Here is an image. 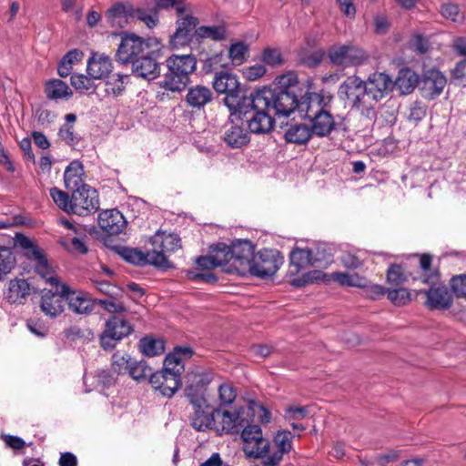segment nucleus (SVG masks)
Returning <instances> with one entry per match:
<instances>
[{"mask_svg": "<svg viewBox=\"0 0 466 466\" xmlns=\"http://www.w3.org/2000/svg\"><path fill=\"white\" fill-rule=\"evenodd\" d=\"M236 390L233 386L223 383L218 387V400L220 405H229L236 399Z\"/></svg>", "mask_w": 466, "mask_h": 466, "instance_id": "obj_63", "label": "nucleus"}, {"mask_svg": "<svg viewBox=\"0 0 466 466\" xmlns=\"http://www.w3.org/2000/svg\"><path fill=\"white\" fill-rule=\"evenodd\" d=\"M149 383L152 388L162 396L170 398L177 391L180 387L181 380L176 379L173 375H170L162 369L150 375Z\"/></svg>", "mask_w": 466, "mask_h": 466, "instance_id": "obj_25", "label": "nucleus"}, {"mask_svg": "<svg viewBox=\"0 0 466 466\" xmlns=\"http://www.w3.org/2000/svg\"><path fill=\"white\" fill-rule=\"evenodd\" d=\"M309 121L312 123L311 129L319 137L329 136L334 129L336 123L330 114V106L321 113L315 115Z\"/></svg>", "mask_w": 466, "mask_h": 466, "instance_id": "obj_34", "label": "nucleus"}, {"mask_svg": "<svg viewBox=\"0 0 466 466\" xmlns=\"http://www.w3.org/2000/svg\"><path fill=\"white\" fill-rule=\"evenodd\" d=\"M193 350L189 347H176L172 352L167 355L164 360L163 370L180 380L182 371L185 370V361L191 359Z\"/></svg>", "mask_w": 466, "mask_h": 466, "instance_id": "obj_24", "label": "nucleus"}, {"mask_svg": "<svg viewBox=\"0 0 466 466\" xmlns=\"http://www.w3.org/2000/svg\"><path fill=\"white\" fill-rule=\"evenodd\" d=\"M363 86L364 81L360 76H350L340 84L338 94L350 106L353 99L357 100V94Z\"/></svg>", "mask_w": 466, "mask_h": 466, "instance_id": "obj_35", "label": "nucleus"}, {"mask_svg": "<svg viewBox=\"0 0 466 466\" xmlns=\"http://www.w3.org/2000/svg\"><path fill=\"white\" fill-rule=\"evenodd\" d=\"M213 99V93L208 86L197 85L188 88L186 95L187 105L193 109H201Z\"/></svg>", "mask_w": 466, "mask_h": 466, "instance_id": "obj_33", "label": "nucleus"}, {"mask_svg": "<svg viewBox=\"0 0 466 466\" xmlns=\"http://www.w3.org/2000/svg\"><path fill=\"white\" fill-rule=\"evenodd\" d=\"M261 61L271 67L281 66L284 62L279 49L273 47L265 48L260 56Z\"/></svg>", "mask_w": 466, "mask_h": 466, "instance_id": "obj_55", "label": "nucleus"}, {"mask_svg": "<svg viewBox=\"0 0 466 466\" xmlns=\"http://www.w3.org/2000/svg\"><path fill=\"white\" fill-rule=\"evenodd\" d=\"M440 14L443 18L452 23H463L465 15L461 12L457 4L448 2L440 6Z\"/></svg>", "mask_w": 466, "mask_h": 466, "instance_id": "obj_49", "label": "nucleus"}, {"mask_svg": "<svg viewBox=\"0 0 466 466\" xmlns=\"http://www.w3.org/2000/svg\"><path fill=\"white\" fill-rule=\"evenodd\" d=\"M387 280L390 285L400 286L406 280V276L398 264H392L390 266L387 271Z\"/></svg>", "mask_w": 466, "mask_h": 466, "instance_id": "obj_62", "label": "nucleus"}, {"mask_svg": "<svg viewBox=\"0 0 466 466\" xmlns=\"http://www.w3.org/2000/svg\"><path fill=\"white\" fill-rule=\"evenodd\" d=\"M420 77L410 68H402L399 71L398 76L393 82L395 86L402 95L410 94L419 86Z\"/></svg>", "mask_w": 466, "mask_h": 466, "instance_id": "obj_36", "label": "nucleus"}, {"mask_svg": "<svg viewBox=\"0 0 466 466\" xmlns=\"http://www.w3.org/2000/svg\"><path fill=\"white\" fill-rule=\"evenodd\" d=\"M211 255L218 268H222L225 272L226 268L232 264L231 247L225 243H218L212 246Z\"/></svg>", "mask_w": 466, "mask_h": 466, "instance_id": "obj_41", "label": "nucleus"}, {"mask_svg": "<svg viewBox=\"0 0 466 466\" xmlns=\"http://www.w3.org/2000/svg\"><path fill=\"white\" fill-rule=\"evenodd\" d=\"M194 412L191 416V426L198 431L215 430L216 410H213L207 400L204 403H191Z\"/></svg>", "mask_w": 466, "mask_h": 466, "instance_id": "obj_23", "label": "nucleus"}, {"mask_svg": "<svg viewBox=\"0 0 466 466\" xmlns=\"http://www.w3.org/2000/svg\"><path fill=\"white\" fill-rule=\"evenodd\" d=\"M387 297L396 306H404L411 299L410 293L408 289L403 288L391 290L388 289Z\"/></svg>", "mask_w": 466, "mask_h": 466, "instance_id": "obj_59", "label": "nucleus"}, {"mask_svg": "<svg viewBox=\"0 0 466 466\" xmlns=\"http://www.w3.org/2000/svg\"><path fill=\"white\" fill-rule=\"evenodd\" d=\"M432 257L430 254H422L420 257V267L422 270V282L428 285L436 284L440 281V275L437 269H431Z\"/></svg>", "mask_w": 466, "mask_h": 466, "instance_id": "obj_45", "label": "nucleus"}, {"mask_svg": "<svg viewBox=\"0 0 466 466\" xmlns=\"http://www.w3.org/2000/svg\"><path fill=\"white\" fill-rule=\"evenodd\" d=\"M427 300L426 304L431 309H447L452 304V296L449 289L440 284L430 285V289L425 291Z\"/></svg>", "mask_w": 466, "mask_h": 466, "instance_id": "obj_26", "label": "nucleus"}, {"mask_svg": "<svg viewBox=\"0 0 466 466\" xmlns=\"http://www.w3.org/2000/svg\"><path fill=\"white\" fill-rule=\"evenodd\" d=\"M94 79L83 74H73L70 77L72 86L79 93L95 88Z\"/></svg>", "mask_w": 466, "mask_h": 466, "instance_id": "obj_56", "label": "nucleus"}, {"mask_svg": "<svg viewBox=\"0 0 466 466\" xmlns=\"http://www.w3.org/2000/svg\"><path fill=\"white\" fill-rule=\"evenodd\" d=\"M117 253L127 262L136 266L151 265V260H153L150 250L145 253L137 248L120 247L117 248Z\"/></svg>", "mask_w": 466, "mask_h": 466, "instance_id": "obj_38", "label": "nucleus"}, {"mask_svg": "<svg viewBox=\"0 0 466 466\" xmlns=\"http://www.w3.org/2000/svg\"><path fill=\"white\" fill-rule=\"evenodd\" d=\"M55 290L42 291L40 309L48 317L54 319L61 315L65 309L66 297L61 292L62 285L54 287Z\"/></svg>", "mask_w": 466, "mask_h": 466, "instance_id": "obj_21", "label": "nucleus"}, {"mask_svg": "<svg viewBox=\"0 0 466 466\" xmlns=\"http://www.w3.org/2000/svg\"><path fill=\"white\" fill-rule=\"evenodd\" d=\"M133 359L129 354L116 351L111 359V367L117 374H127Z\"/></svg>", "mask_w": 466, "mask_h": 466, "instance_id": "obj_50", "label": "nucleus"}, {"mask_svg": "<svg viewBox=\"0 0 466 466\" xmlns=\"http://www.w3.org/2000/svg\"><path fill=\"white\" fill-rule=\"evenodd\" d=\"M257 106L268 108L269 111L278 116H289L297 109L299 99L295 92L272 90L264 87L257 90Z\"/></svg>", "mask_w": 466, "mask_h": 466, "instance_id": "obj_4", "label": "nucleus"}, {"mask_svg": "<svg viewBox=\"0 0 466 466\" xmlns=\"http://www.w3.org/2000/svg\"><path fill=\"white\" fill-rule=\"evenodd\" d=\"M150 243L153 246L151 251V265L157 268H172L167 259L168 255L181 248L180 238L174 233H166L157 231L151 238Z\"/></svg>", "mask_w": 466, "mask_h": 466, "instance_id": "obj_6", "label": "nucleus"}, {"mask_svg": "<svg viewBox=\"0 0 466 466\" xmlns=\"http://www.w3.org/2000/svg\"><path fill=\"white\" fill-rule=\"evenodd\" d=\"M230 123L225 126L223 139L225 143L232 148H239L247 145L249 141L248 131L243 127L241 121L232 120L229 116Z\"/></svg>", "mask_w": 466, "mask_h": 466, "instance_id": "obj_28", "label": "nucleus"}, {"mask_svg": "<svg viewBox=\"0 0 466 466\" xmlns=\"http://www.w3.org/2000/svg\"><path fill=\"white\" fill-rule=\"evenodd\" d=\"M59 137L68 146L74 147L81 140V137L75 132L71 124H64L58 130Z\"/></svg>", "mask_w": 466, "mask_h": 466, "instance_id": "obj_58", "label": "nucleus"}, {"mask_svg": "<svg viewBox=\"0 0 466 466\" xmlns=\"http://www.w3.org/2000/svg\"><path fill=\"white\" fill-rule=\"evenodd\" d=\"M198 19L191 15H186L177 21V29L170 36L169 44L173 49L184 47L192 40L193 31L196 30Z\"/></svg>", "mask_w": 466, "mask_h": 466, "instance_id": "obj_18", "label": "nucleus"}, {"mask_svg": "<svg viewBox=\"0 0 466 466\" xmlns=\"http://www.w3.org/2000/svg\"><path fill=\"white\" fill-rule=\"evenodd\" d=\"M357 100L353 99L350 104L351 108L364 111L373 107L372 103L374 102L368 98V91L365 86L361 88L360 92L357 94Z\"/></svg>", "mask_w": 466, "mask_h": 466, "instance_id": "obj_60", "label": "nucleus"}, {"mask_svg": "<svg viewBox=\"0 0 466 466\" xmlns=\"http://www.w3.org/2000/svg\"><path fill=\"white\" fill-rule=\"evenodd\" d=\"M35 255L37 258V265L35 267L36 272L47 282L54 287L61 286L58 278L55 275L52 268L49 267L46 258L39 252L35 251Z\"/></svg>", "mask_w": 466, "mask_h": 466, "instance_id": "obj_46", "label": "nucleus"}, {"mask_svg": "<svg viewBox=\"0 0 466 466\" xmlns=\"http://www.w3.org/2000/svg\"><path fill=\"white\" fill-rule=\"evenodd\" d=\"M61 292L65 295L69 309L76 314H90L96 304L86 292L72 290L67 285L62 284Z\"/></svg>", "mask_w": 466, "mask_h": 466, "instance_id": "obj_20", "label": "nucleus"}, {"mask_svg": "<svg viewBox=\"0 0 466 466\" xmlns=\"http://www.w3.org/2000/svg\"><path fill=\"white\" fill-rule=\"evenodd\" d=\"M246 410V418L252 415L256 417L258 421L260 423H268L271 419V414L268 410H267L264 406L256 402L254 400H250Z\"/></svg>", "mask_w": 466, "mask_h": 466, "instance_id": "obj_52", "label": "nucleus"}, {"mask_svg": "<svg viewBox=\"0 0 466 466\" xmlns=\"http://www.w3.org/2000/svg\"><path fill=\"white\" fill-rule=\"evenodd\" d=\"M112 62L109 56L105 55H94L87 62L86 71L93 79H104L112 71Z\"/></svg>", "mask_w": 466, "mask_h": 466, "instance_id": "obj_31", "label": "nucleus"}, {"mask_svg": "<svg viewBox=\"0 0 466 466\" xmlns=\"http://www.w3.org/2000/svg\"><path fill=\"white\" fill-rule=\"evenodd\" d=\"M212 85L218 93L226 94L224 103L231 113L239 108L249 95L240 86L237 76L228 72L216 73Z\"/></svg>", "mask_w": 466, "mask_h": 466, "instance_id": "obj_5", "label": "nucleus"}, {"mask_svg": "<svg viewBox=\"0 0 466 466\" xmlns=\"http://www.w3.org/2000/svg\"><path fill=\"white\" fill-rule=\"evenodd\" d=\"M330 277L324 274L320 270H311L309 271L302 276H297L290 279V284L296 288H301L306 286L309 283L318 282L322 280L323 282H328L330 280Z\"/></svg>", "mask_w": 466, "mask_h": 466, "instance_id": "obj_47", "label": "nucleus"}, {"mask_svg": "<svg viewBox=\"0 0 466 466\" xmlns=\"http://www.w3.org/2000/svg\"><path fill=\"white\" fill-rule=\"evenodd\" d=\"M49 192L55 204L68 214L87 216L99 208L98 193L89 185L72 190L71 196L57 187Z\"/></svg>", "mask_w": 466, "mask_h": 466, "instance_id": "obj_1", "label": "nucleus"}, {"mask_svg": "<svg viewBox=\"0 0 466 466\" xmlns=\"http://www.w3.org/2000/svg\"><path fill=\"white\" fill-rule=\"evenodd\" d=\"M294 435L289 431H279L273 439L274 445L277 447L278 451L269 455L265 460V464L277 466L283 458L285 453H288L292 449V441Z\"/></svg>", "mask_w": 466, "mask_h": 466, "instance_id": "obj_29", "label": "nucleus"}, {"mask_svg": "<svg viewBox=\"0 0 466 466\" xmlns=\"http://www.w3.org/2000/svg\"><path fill=\"white\" fill-rule=\"evenodd\" d=\"M98 225L109 235H118L127 226V221L122 213L114 208L104 210L98 215Z\"/></svg>", "mask_w": 466, "mask_h": 466, "instance_id": "obj_27", "label": "nucleus"}, {"mask_svg": "<svg viewBox=\"0 0 466 466\" xmlns=\"http://www.w3.org/2000/svg\"><path fill=\"white\" fill-rule=\"evenodd\" d=\"M96 304L100 305L106 311L112 314L123 313L127 311L126 306L121 301L112 298L96 299Z\"/></svg>", "mask_w": 466, "mask_h": 466, "instance_id": "obj_61", "label": "nucleus"}, {"mask_svg": "<svg viewBox=\"0 0 466 466\" xmlns=\"http://www.w3.org/2000/svg\"><path fill=\"white\" fill-rule=\"evenodd\" d=\"M248 46L244 42H237L230 46L228 50L229 58L236 66L242 65L248 56Z\"/></svg>", "mask_w": 466, "mask_h": 466, "instance_id": "obj_51", "label": "nucleus"}, {"mask_svg": "<svg viewBox=\"0 0 466 466\" xmlns=\"http://www.w3.org/2000/svg\"><path fill=\"white\" fill-rule=\"evenodd\" d=\"M195 35L199 39H211L213 41H222L228 36L225 25H202L195 30Z\"/></svg>", "mask_w": 466, "mask_h": 466, "instance_id": "obj_44", "label": "nucleus"}, {"mask_svg": "<svg viewBox=\"0 0 466 466\" xmlns=\"http://www.w3.org/2000/svg\"><path fill=\"white\" fill-rule=\"evenodd\" d=\"M134 331L133 326L120 316L110 317L105 324V329L100 336L101 347L104 350L115 347L113 341H119L128 337Z\"/></svg>", "mask_w": 466, "mask_h": 466, "instance_id": "obj_11", "label": "nucleus"}, {"mask_svg": "<svg viewBox=\"0 0 466 466\" xmlns=\"http://www.w3.org/2000/svg\"><path fill=\"white\" fill-rule=\"evenodd\" d=\"M257 92H250L248 97L231 113V119L246 122L250 132L266 134L274 127V118L268 108L257 106Z\"/></svg>", "mask_w": 466, "mask_h": 466, "instance_id": "obj_2", "label": "nucleus"}, {"mask_svg": "<svg viewBox=\"0 0 466 466\" xmlns=\"http://www.w3.org/2000/svg\"><path fill=\"white\" fill-rule=\"evenodd\" d=\"M45 92L47 98L52 100L68 99L73 92L68 85L60 79H51L46 83Z\"/></svg>", "mask_w": 466, "mask_h": 466, "instance_id": "obj_39", "label": "nucleus"}, {"mask_svg": "<svg viewBox=\"0 0 466 466\" xmlns=\"http://www.w3.org/2000/svg\"><path fill=\"white\" fill-rule=\"evenodd\" d=\"M185 393L190 403H204L205 392L212 380L211 374L203 367H194L184 377Z\"/></svg>", "mask_w": 466, "mask_h": 466, "instance_id": "obj_9", "label": "nucleus"}, {"mask_svg": "<svg viewBox=\"0 0 466 466\" xmlns=\"http://www.w3.org/2000/svg\"><path fill=\"white\" fill-rule=\"evenodd\" d=\"M450 285L456 297L466 298V274L452 277Z\"/></svg>", "mask_w": 466, "mask_h": 466, "instance_id": "obj_64", "label": "nucleus"}, {"mask_svg": "<svg viewBox=\"0 0 466 466\" xmlns=\"http://www.w3.org/2000/svg\"><path fill=\"white\" fill-rule=\"evenodd\" d=\"M283 263V258L276 249H262L254 255L247 274L261 279L273 276Z\"/></svg>", "mask_w": 466, "mask_h": 466, "instance_id": "obj_10", "label": "nucleus"}, {"mask_svg": "<svg viewBox=\"0 0 466 466\" xmlns=\"http://www.w3.org/2000/svg\"><path fill=\"white\" fill-rule=\"evenodd\" d=\"M290 261V276H296L302 269H305L310 266L321 267L327 266L332 261L331 256L329 254L323 256L322 259L314 255L313 252L309 248H294L289 254Z\"/></svg>", "mask_w": 466, "mask_h": 466, "instance_id": "obj_15", "label": "nucleus"}, {"mask_svg": "<svg viewBox=\"0 0 466 466\" xmlns=\"http://www.w3.org/2000/svg\"><path fill=\"white\" fill-rule=\"evenodd\" d=\"M150 47L149 40L135 34H124L116 52V59L121 64L132 66L143 55L148 54Z\"/></svg>", "mask_w": 466, "mask_h": 466, "instance_id": "obj_7", "label": "nucleus"}, {"mask_svg": "<svg viewBox=\"0 0 466 466\" xmlns=\"http://www.w3.org/2000/svg\"><path fill=\"white\" fill-rule=\"evenodd\" d=\"M138 347L142 354L147 357L158 356L165 351L164 340L151 336L142 338L138 342Z\"/></svg>", "mask_w": 466, "mask_h": 466, "instance_id": "obj_40", "label": "nucleus"}, {"mask_svg": "<svg viewBox=\"0 0 466 466\" xmlns=\"http://www.w3.org/2000/svg\"><path fill=\"white\" fill-rule=\"evenodd\" d=\"M84 54L78 49L68 51L60 60L57 73L61 77H66L73 70V66L83 58Z\"/></svg>", "mask_w": 466, "mask_h": 466, "instance_id": "obj_42", "label": "nucleus"}, {"mask_svg": "<svg viewBox=\"0 0 466 466\" xmlns=\"http://www.w3.org/2000/svg\"><path fill=\"white\" fill-rule=\"evenodd\" d=\"M298 76L294 72H289L276 78V87L272 90L294 92L293 88L298 85Z\"/></svg>", "mask_w": 466, "mask_h": 466, "instance_id": "obj_54", "label": "nucleus"}, {"mask_svg": "<svg viewBox=\"0 0 466 466\" xmlns=\"http://www.w3.org/2000/svg\"><path fill=\"white\" fill-rule=\"evenodd\" d=\"M168 68L160 86L172 92H180L189 83V76L197 69V59L193 55H172L167 59Z\"/></svg>", "mask_w": 466, "mask_h": 466, "instance_id": "obj_3", "label": "nucleus"}, {"mask_svg": "<svg viewBox=\"0 0 466 466\" xmlns=\"http://www.w3.org/2000/svg\"><path fill=\"white\" fill-rule=\"evenodd\" d=\"M157 54L152 46L148 49V54L143 55L132 65L133 74L144 79H156L160 74V66L157 61Z\"/></svg>", "mask_w": 466, "mask_h": 466, "instance_id": "obj_22", "label": "nucleus"}, {"mask_svg": "<svg viewBox=\"0 0 466 466\" xmlns=\"http://www.w3.org/2000/svg\"><path fill=\"white\" fill-rule=\"evenodd\" d=\"M314 135L311 127L306 124L290 125L285 132V139L289 143L297 145L306 144Z\"/></svg>", "mask_w": 466, "mask_h": 466, "instance_id": "obj_37", "label": "nucleus"}, {"mask_svg": "<svg viewBox=\"0 0 466 466\" xmlns=\"http://www.w3.org/2000/svg\"><path fill=\"white\" fill-rule=\"evenodd\" d=\"M230 247L232 264L226 268V272H238L239 275H246L255 255L254 245L248 239H236Z\"/></svg>", "mask_w": 466, "mask_h": 466, "instance_id": "obj_12", "label": "nucleus"}, {"mask_svg": "<svg viewBox=\"0 0 466 466\" xmlns=\"http://www.w3.org/2000/svg\"><path fill=\"white\" fill-rule=\"evenodd\" d=\"M330 278L341 286L346 287L364 288L366 287L367 282L365 278L360 277L358 274H350L345 272H334L331 274Z\"/></svg>", "mask_w": 466, "mask_h": 466, "instance_id": "obj_48", "label": "nucleus"}, {"mask_svg": "<svg viewBox=\"0 0 466 466\" xmlns=\"http://www.w3.org/2000/svg\"><path fill=\"white\" fill-rule=\"evenodd\" d=\"M446 84V76L441 71L431 68L420 76L418 88L424 98L432 100L442 93Z\"/></svg>", "mask_w": 466, "mask_h": 466, "instance_id": "obj_17", "label": "nucleus"}, {"mask_svg": "<svg viewBox=\"0 0 466 466\" xmlns=\"http://www.w3.org/2000/svg\"><path fill=\"white\" fill-rule=\"evenodd\" d=\"M328 57L332 65L338 66H358L367 58L362 49L352 45L331 46Z\"/></svg>", "mask_w": 466, "mask_h": 466, "instance_id": "obj_14", "label": "nucleus"}, {"mask_svg": "<svg viewBox=\"0 0 466 466\" xmlns=\"http://www.w3.org/2000/svg\"><path fill=\"white\" fill-rule=\"evenodd\" d=\"M332 97L322 93H306L298 101L297 110L301 117L311 119L315 115L321 113L330 106Z\"/></svg>", "mask_w": 466, "mask_h": 466, "instance_id": "obj_16", "label": "nucleus"}, {"mask_svg": "<svg viewBox=\"0 0 466 466\" xmlns=\"http://www.w3.org/2000/svg\"><path fill=\"white\" fill-rule=\"evenodd\" d=\"M64 183L65 187L70 190L80 188L82 186H88L85 183V171L81 161L73 160L66 167Z\"/></svg>", "mask_w": 466, "mask_h": 466, "instance_id": "obj_32", "label": "nucleus"}, {"mask_svg": "<svg viewBox=\"0 0 466 466\" xmlns=\"http://www.w3.org/2000/svg\"><path fill=\"white\" fill-rule=\"evenodd\" d=\"M240 431L244 442L243 451L247 457L260 459L268 454L270 443L268 439L263 437L261 428L258 425L250 424L247 419V422Z\"/></svg>", "mask_w": 466, "mask_h": 466, "instance_id": "obj_8", "label": "nucleus"}, {"mask_svg": "<svg viewBox=\"0 0 466 466\" xmlns=\"http://www.w3.org/2000/svg\"><path fill=\"white\" fill-rule=\"evenodd\" d=\"M364 86L368 91V98L377 103L393 88V81L385 73L374 72L364 81Z\"/></svg>", "mask_w": 466, "mask_h": 466, "instance_id": "obj_19", "label": "nucleus"}, {"mask_svg": "<svg viewBox=\"0 0 466 466\" xmlns=\"http://www.w3.org/2000/svg\"><path fill=\"white\" fill-rule=\"evenodd\" d=\"M15 257L10 248L0 246V271L7 274L15 265Z\"/></svg>", "mask_w": 466, "mask_h": 466, "instance_id": "obj_57", "label": "nucleus"}, {"mask_svg": "<svg viewBox=\"0 0 466 466\" xmlns=\"http://www.w3.org/2000/svg\"><path fill=\"white\" fill-rule=\"evenodd\" d=\"M129 15L127 7L123 4L117 3L107 10L106 19L111 26L123 27Z\"/></svg>", "mask_w": 466, "mask_h": 466, "instance_id": "obj_43", "label": "nucleus"}, {"mask_svg": "<svg viewBox=\"0 0 466 466\" xmlns=\"http://www.w3.org/2000/svg\"><path fill=\"white\" fill-rule=\"evenodd\" d=\"M30 294V286L24 279H14L8 282L4 299L10 304H24Z\"/></svg>", "mask_w": 466, "mask_h": 466, "instance_id": "obj_30", "label": "nucleus"}, {"mask_svg": "<svg viewBox=\"0 0 466 466\" xmlns=\"http://www.w3.org/2000/svg\"><path fill=\"white\" fill-rule=\"evenodd\" d=\"M246 410L243 407L234 411L216 410L215 431L221 435L223 433H238L247 422Z\"/></svg>", "mask_w": 466, "mask_h": 466, "instance_id": "obj_13", "label": "nucleus"}, {"mask_svg": "<svg viewBox=\"0 0 466 466\" xmlns=\"http://www.w3.org/2000/svg\"><path fill=\"white\" fill-rule=\"evenodd\" d=\"M127 374L135 380H146L148 376L150 377L151 368L147 364L145 360H136L133 359Z\"/></svg>", "mask_w": 466, "mask_h": 466, "instance_id": "obj_53", "label": "nucleus"}]
</instances>
